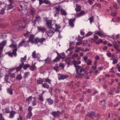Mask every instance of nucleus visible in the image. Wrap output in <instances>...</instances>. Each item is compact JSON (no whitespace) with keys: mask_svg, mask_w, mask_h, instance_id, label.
<instances>
[{"mask_svg":"<svg viewBox=\"0 0 120 120\" xmlns=\"http://www.w3.org/2000/svg\"><path fill=\"white\" fill-rule=\"evenodd\" d=\"M50 61V59L49 57H47L46 59L44 60L45 63L47 64L49 63Z\"/></svg>","mask_w":120,"mask_h":120,"instance_id":"a19ab883","label":"nucleus"},{"mask_svg":"<svg viewBox=\"0 0 120 120\" xmlns=\"http://www.w3.org/2000/svg\"><path fill=\"white\" fill-rule=\"evenodd\" d=\"M16 69V67L15 68H13L10 69L9 71V76L11 77L14 78L15 77L16 72L11 74L10 72H11L12 71L15 70Z\"/></svg>","mask_w":120,"mask_h":120,"instance_id":"2eb2a0df","label":"nucleus"},{"mask_svg":"<svg viewBox=\"0 0 120 120\" xmlns=\"http://www.w3.org/2000/svg\"><path fill=\"white\" fill-rule=\"evenodd\" d=\"M71 59V58L70 57H67L65 59V61L66 62V64H68L67 67H68L69 66V64L70 61Z\"/></svg>","mask_w":120,"mask_h":120,"instance_id":"6ab92c4d","label":"nucleus"},{"mask_svg":"<svg viewBox=\"0 0 120 120\" xmlns=\"http://www.w3.org/2000/svg\"><path fill=\"white\" fill-rule=\"evenodd\" d=\"M32 109V107L31 106H30L28 109L29 112H31V111Z\"/></svg>","mask_w":120,"mask_h":120,"instance_id":"0e129e2a","label":"nucleus"},{"mask_svg":"<svg viewBox=\"0 0 120 120\" xmlns=\"http://www.w3.org/2000/svg\"><path fill=\"white\" fill-rule=\"evenodd\" d=\"M59 67L58 64H56L55 66H54L53 68V69L55 70L57 72L58 71V69Z\"/></svg>","mask_w":120,"mask_h":120,"instance_id":"49530a36","label":"nucleus"},{"mask_svg":"<svg viewBox=\"0 0 120 120\" xmlns=\"http://www.w3.org/2000/svg\"><path fill=\"white\" fill-rule=\"evenodd\" d=\"M42 87L44 88H45L47 89H49V88L50 87L49 86L48 84L46 83H42Z\"/></svg>","mask_w":120,"mask_h":120,"instance_id":"cd10ccee","label":"nucleus"},{"mask_svg":"<svg viewBox=\"0 0 120 120\" xmlns=\"http://www.w3.org/2000/svg\"><path fill=\"white\" fill-rule=\"evenodd\" d=\"M60 10V13L61 15H67L66 11L65 10L62 9H61Z\"/></svg>","mask_w":120,"mask_h":120,"instance_id":"2f4dec72","label":"nucleus"},{"mask_svg":"<svg viewBox=\"0 0 120 120\" xmlns=\"http://www.w3.org/2000/svg\"><path fill=\"white\" fill-rule=\"evenodd\" d=\"M113 7L114 8L116 9H118L120 8V7L118 6L117 4L116 3H114L113 4Z\"/></svg>","mask_w":120,"mask_h":120,"instance_id":"79ce46f5","label":"nucleus"},{"mask_svg":"<svg viewBox=\"0 0 120 120\" xmlns=\"http://www.w3.org/2000/svg\"><path fill=\"white\" fill-rule=\"evenodd\" d=\"M75 6V10L76 12H78L81 10V7L79 4H76Z\"/></svg>","mask_w":120,"mask_h":120,"instance_id":"b1692460","label":"nucleus"},{"mask_svg":"<svg viewBox=\"0 0 120 120\" xmlns=\"http://www.w3.org/2000/svg\"><path fill=\"white\" fill-rule=\"evenodd\" d=\"M76 70V73L77 75L82 76H86L88 74V72L85 70L81 66L74 64Z\"/></svg>","mask_w":120,"mask_h":120,"instance_id":"f257e3e1","label":"nucleus"},{"mask_svg":"<svg viewBox=\"0 0 120 120\" xmlns=\"http://www.w3.org/2000/svg\"><path fill=\"white\" fill-rule=\"evenodd\" d=\"M66 53H67L69 55L71 54L73 52L72 51H70L68 49L66 51Z\"/></svg>","mask_w":120,"mask_h":120,"instance_id":"09e8293b","label":"nucleus"},{"mask_svg":"<svg viewBox=\"0 0 120 120\" xmlns=\"http://www.w3.org/2000/svg\"><path fill=\"white\" fill-rule=\"evenodd\" d=\"M94 19V17L93 16H91L90 18H89V20L91 24L92 22L93 21Z\"/></svg>","mask_w":120,"mask_h":120,"instance_id":"864d4df0","label":"nucleus"},{"mask_svg":"<svg viewBox=\"0 0 120 120\" xmlns=\"http://www.w3.org/2000/svg\"><path fill=\"white\" fill-rule=\"evenodd\" d=\"M5 112L6 113H10V112L9 108L8 107H7L5 108Z\"/></svg>","mask_w":120,"mask_h":120,"instance_id":"8fccbe9b","label":"nucleus"},{"mask_svg":"<svg viewBox=\"0 0 120 120\" xmlns=\"http://www.w3.org/2000/svg\"><path fill=\"white\" fill-rule=\"evenodd\" d=\"M19 6L21 8L22 10L23 9H24V8H25L26 7V6L24 4L22 3L20 4Z\"/></svg>","mask_w":120,"mask_h":120,"instance_id":"c03bdc74","label":"nucleus"},{"mask_svg":"<svg viewBox=\"0 0 120 120\" xmlns=\"http://www.w3.org/2000/svg\"><path fill=\"white\" fill-rule=\"evenodd\" d=\"M109 9L111 11V15L113 16H116V15L117 13L116 12H114L113 11H112V7H110Z\"/></svg>","mask_w":120,"mask_h":120,"instance_id":"473e14b6","label":"nucleus"},{"mask_svg":"<svg viewBox=\"0 0 120 120\" xmlns=\"http://www.w3.org/2000/svg\"><path fill=\"white\" fill-rule=\"evenodd\" d=\"M6 9L5 8H4H4H2V9L0 10V13L1 15H3L5 13V11Z\"/></svg>","mask_w":120,"mask_h":120,"instance_id":"f704fd0d","label":"nucleus"},{"mask_svg":"<svg viewBox=\"0 0 120 120\" xmlns=\"http://www.w3.org/2000/svg\"><path fill=\"white\" fill-rule=\"evenodd\" d=\"M55 8V11L54 12V13L55 17H56L58 15L59 11L60 10V6H59L58 7H56Z\"/></svg>","mask_w":120,"mask_h":120,"instance_id":"f3484780","label":"nucleus"},{"mask_svg":"<svg viewBox=\"0 0 120 120\" xmlns=\"http://www.w3.org/2000/svg\"><path fill=\"white\" fill-rule=\"evenodd\" d=\"M32 112H29L26 115V119L30 118L32 116Z\"/></svg>","mask_w":120,"mask_h":120,"instance_id":"c9c22d12","label":"nucleus"},{"mask_svg":"<svg viewBox=\"0 0 120 120\" xmlns=\"http://www.w3.org/2000/svg\"><path fill=\"white\" fill-rule=\"evenodd\" d=\"M30 34V32L27 31L26 33L24 34V35L25 37L28 36Z\"/></svg>","mask_w":120,"mask_h":120,"instance_id":"69168bd1","label":"nucleus"},{"mask_svg":"<svg viewBox=\"0 0 120 120\" xmlns=\"http://www.w3.org/2000/svg\"><path fill=\"white\" fill-rule=\"evenodd\" d=\"M113 61L112 62V64H115L116 63H117L118 62V60L117 59H113Z\"/></svg>","mask_w":120,"mask_h":120,"instance_id":"6e6d98bb","label":"nucleus"},{"mask_svg":"<svg viewBox=\"0 0 120 120\" xmlns=\"http://www.w3.org/2000/svg\"><path fill=\"white\" fill-rule=\"evenodd\" d=\"M55 25V27L54 29V30H55V31H56L57 32L59 31V29H60V26L58 24H56L55 23L53 24Z\"/></svg>","mask_w":120,"mask_h":120,"instance_id":"412c9836","label":"nucleus"},{"mask_svg":"<svg viewBox=\"0 0 120 120\" xmlns=\"http://www.w3.org/2000/svg\"><path fill=\"white\" fill-rule=\"evenodd\" d=\"M43 81L44 82H48L50 84H51V80L48 77L43 78Z\"/></svg>","mask_w":120,"mask_h":120,"instance_id":"a211bd4d","label":"nucleus"},{"mask_svg":"<svg viewBox=\"0 0 120 120\" xmlns=\"http://www.w3.org/2000/svg\"><path fill=\"white\" fill-rule=\"evenodd\" d=\"M95 58L97 60H99L100 59V57L98 55H97L96 56Z\"/></svg>","mask_w":120,"mask_h":120,"instance_id":"774afa93","label":"nucleus"},{"mask_svg":"<svg viewBox=\"0 0 120 120\" xmlns=\"http://www.w3.org/2000/svg\"><path fill=\"white\" fill-rule=\"evenodd\" d=\"M95 34H98L100 37H102L104 35V33H101L98 31H95Z\"/></svg>","mask_w":120,"mask_h":120,"instance_id":"bb28decb","label":"nucleus"},{"mask_svg":"<svg viewBox=\"0 0 120 120\" xmlns=\"http://www.w3.org/2000/svg\"><path fill=\"white\" fill-rule=\"evenodd\" d=\"M76 48L77 49V50L75 51L76 52H78L80 50H81L82 51H83L84 50L83 48L82 47H76Z\"/></svg>","mask_w":120,"mask_h":120,"instance_id":"4c0bfd02","label":"nucleus"},{"mask_svg":"<svg viewBox=\"0 0 120 120\" xmlns=\"http://www.w3.org/2000/svg\"><path fill=\"white\" fill-rule=\"evenodd\" d=\"M30 68L31 71H33L34 69H36V67L34 65H32L30 67Z\"/></svg>","mask_w":120,"mask_h":120,"instance_id":"37998d69","label":"nucleus"},{"mask_svg":"<svg viewBox=\"0 0 120 120\" xmlns=\"http://www.w3.org/2000/svg\"><path fill=\"white\" fill-rule=\"evenodd\" d=\"M74 65L75 64V65H77V64H80L81 63V62L80 61H77L76 60H74Z\"/></svg>","mask_w":120,"mask_h":120,"instance_id":"3c124183","label":"nucleus"},{"mask_svg":"<svg viewBox=\"0 0 120 120\" xmlns=\"http://www.w3.org/2000/svg\"><path fill=\"white\" fill-rule=\"evenodd\" d=\"M83 58L84 59V60L86 62V60H87L88 57L87 56L85 55L83 57Z\"/></svg>","mask_w":120,"mask_h":120,"instance_id":"680f3d73","label":"nucleus"},{"mask_svg":"<svg viewBox=\"0 0 120 120\" xmlns=\"http://www.w3.org/2000/svg\"><path fill=\"white\" fill-rule=\"evenodd\" d=\"M49 29V30L46 32V33L48 37H50L53 34L55 31L54 30V28Z\"/></svg>","mask_w":120,"mask_h":120,"instance_id":"6e6552de","label":"nucleus"},{"mask_svg":"<svg viewBox=\"0 0 120 120\" xmlns=\"http://www.w3.org/2000/svg\"><path fill=\"white\" fill-rule=\"evenodd\" d=\"M85 14V12L83 11L82 10L81 12L77 14L78 17H80L83 15Z\"/></svg>","mask_w":120,"mask_h":120,"instance_id":"c85d7f7f","label":"nucleus"},{"mask_svg":"<svg viewBox=\"0 0 120 120\" xmlns=\"http://www.w3.org/2000/svg\"><path fill=\"white\" fill-rule=\"evenodd\" d=\"M65 57V55L64 53V52H62L58 58L56 57L55 59L53 60V61L56 62L58 60L60 59H64Z\"/></svg>","mask_w":120,"mask_h":120,"instance_id":"4468645a","label":"nucleus"},{"mask_svg":"<svg viewBox=\"0 0 120 120\" xmlns=\"http://www.w3.org/2000/svg\"><path fill=\"white\" fill-rule=\"evenodd\" d=\"M2 5L4 6V8H5L6 10H8L10 9L13 7V5L11 3L9 5L5 4H3Z\"/></svg>","mask_w":120,"mask_h":120,"instance_id":"dca6fc26","label":"nucleus"},{"mask_svg":"<svg viewBox=\"0 0 120 120\" xmlns=\"http://www.w3.org/2000/svg\"><path fill=\"white\" fill-rule=\"evenodd\" d=\"M58 79L59 80H64L68 77V75L64 74H59L58 75Z\"/></svg>","mask_w":120,"mask_h":120,"instance_id":"9b49d317","label":"nucleus"},{"mask_svg":"<svg viewBox=\"0 0 120 120\" xmlns=\"http://www.w3.org/2000/svg\"><path fill=\"white\" fill-rule=\"evenodd\" d=\"M39 99L41 101H44V99L43 97L41 96L40 95H39Z\"/></svg>","mask_w":120,"mask_h":120,"instance_id":"4d7b16f0","label":"nucleus"},{"mask_svg":"<svg viewBox=\"0 0 120 120\" xmlns=\"http://www.w3.org/2000/svg\"><path fill=\"white\" fill-rule=\"evenodd\" d=\"M52 114L55 117H57L59 115L60 113L59 111L53 112H52Z\"/></svg>","mask_w":120,"mask_h":120,"instance_id":"aec40b11","label":"nucleus"},{"mask_svg":"<svg viewBox=\"0 0 120 120\" xmlns=\"http://www.w3.org/2000/svg\"><path fill=\"white\" fill-rule=\"evenodd\" d=\"M76 19V18H74L70 19L69 21V26L71 28H73L74 26V22L75 21Z\"/></svg>","mask_w":120,"mask_h":120,"instance_id":"9d476101","label":"nucleus"},{"mask_svg":"<svg viewBox=\"0 0 120 120\" xmlns=\"http://www.w3.org/2000/svg\"><path fill=\"white\" fill-rule=\"evenodd\" d=\"M42 4L43 3L48 4H51L49 1L48 0H42Z\"/></svg>","mask_w":120,"mask_h":120,"instance_id":"e433bc0d","label":"nucleus"},{"mask_svg":"<svg viewBox=\"0 0 120 120\" xmlns=\"http://www.w3.org/2000/svg\"><path fill=\"white\" fill-rule=\"evenodd\" d=\"M6 43L7 41L6 40L3 41L0 43V58H1L3 56V55L2 53V52Z\"/></svg>","mask_w":120,"mask_h":120,"instance_id":"20e7f679","label":"nucleus"},{"mask_svg":"<svg viewBox=\"0 0 120 120\" xmlns=\"http://www.w3.org/2000/svg\"><path fill=\"white\" fill-rule=\"evenodd\" d=\"M17 79L19 80H20L22 79V77L21 76V74L18 75L16 78Z\"/></svg>","mask_w":120,"mask_h":120,"instance_id":"de8ad7c7","label":"nucleus"},{"mask_svg":"<svg viewBox=\"0 0 120 120\" xmlns=\"http://www.w3.org/2000/svg\"><path fill=\"white\" fill-rule=\"evenodd\" d=\"M32 96H30L26 99V101L29 103H30V102L32 99Z\"/></svg>","mask_w":120,"mask_h":120,"instance_id":"58836bf2","label":"nucleus"},{"mask_svg":"<svg viewBox=\"0 0 120 120\" xmlns=\"http://www.w3.org/2000/svg\"><path fill=\"white\" fill-rule=\"evenodd\" d=\"M30 75L29 72H27L24 73L23 76L24 78H26L28 77V76Z\"/></svg>","mask_w":120,"mask_h":120,"instance_id":"ea45409f","label":"nucleus"},{"mask_svg":"<svg viewBox=\"0 0 120 120\" xmlns=\"http://www.w3.org/2000/svg\"><path fill=\"white\" fill-rule=\"evenodd\" d=\"M102 42V40L101 39H99V40L96 41V44H99L100 43Z\"/></svg>","mask_w":120,"mask_h":120,"instance_id":"5fc2aeb1","label":"nucleus"},{"mask_svg":"<svg viewBox=\"0 0 120 120\" xmlns=\"http://www.w3.org/2000/svg\"><path fill=\"white\" fill-rule=\"evenodd\" d=\"M32 103L33 106H34L36 104L37 101L36 100L33 101H32Z\"/></svg>","mask_w":120,"mask_h":120,"instance_id":"13d9d810","label":"nucleus"},{"mask_svg":"<svg viewBox=\"0 0 120 120\" xmlns=\"http://www.w3.org/2000/svg\"><path fill=\"white\" fill-rule=\"evenodd\" d=\"M59 66L60 67H61L62 68H64V65L63 64V63H60V64L59 65Z\"/></svg>","mask_w":120,"mask_h":120,"instance_id":"e2e57ef3","label":"nucleus"},{"mask_svg":"<svg viewBox=\"0 0 120 120\" xmlns=\"http://www.w3.org/2000/svg\"><path fill=\"white\" fill-rule=\"evenodd\" d=\"M116 68L118 69V71L120 72V65L117 64L116 66Z\"/></svg>","mask_w":120,"mask_h":120,"instance_id":"bf43d9fd","label":"nucleus"},{"mask_svg":"<svg viewBox=\"0 0 120 120\" xmlns=\"http://www.w3.org/2000/svg\"><path fill=\"white\" fill-rule=\"evenodd\" d=\"M92 32L89 31L85 35V36L86 37L89 36L92 34Z\"/></svg>","mask_w":120,"mask_h":120,"instance_id":"052dcab7","label":"nucleus"},{"mask_svg":"<svg viewBox=\"0 0 120 120\" xmlns=\"http://www.w3.org/2000/svg\"><path fill=\"white\" fill-rule=\"evenodd\" d=\"M26 55H25L23 58H21L20 61L21 62V63L20 64L19 66L16 67V69L17 72L21 69L24 64V62L26 61Z\"/></svg>","mask_w":120,"mask_h":120,"instance_id":"7ed1b4c3","label":"nucleus"},{"mask_svg":"<svg viewBox=\"0 0 120 120\" xmlns=\"http://www.w3.org/2000/svg\"><path fill=\"white\" fill-rule=\"evenodd\" d=\"M34 35L31 34L29 38L28 41L31 42L32 44H36V39H37V38H34Z\"/></svg>","mask_w":120,"mask_h":120,"instance_id":"0eeeda50","label":"nucleus"},{"mask_svg":"<svg viewBox=\"0 0 120 120\" xmlns=\"http://www.w3.org/2000/svg\"><path fill=\"white\" fill-rule=\"evenodd\" d=\"M46 100L48 101V102L49 105H52L53 103L52 100L50 98L47 99Z\"/></svg>","mask_w":120,"mask_h":120,"instance_id":"7c9ffc66","label":"nucleus"},{"mask_svg":"<svg viewBox=\"0 0 120 120\" xmlns=\"http://www.w3.org/2000/svg\"><path fill=\"white\" fill-rule=\"evenodd\" d=\"M35 20L39 22H41V17L38 15H37L35 17Z\"/></svg>","mask_w":120,"mask_h":120,"instance_id":"c756f323","label":"nucleus"},{"mask_svg":"<svg viewBox=\"0 0 120 120\" xmlns=\"http://www.w3.org/2000/svg\"><path fill=\"white\" fill-rule=\"evenodd\" d=\"M30 65L28 64H26L23 66V68L24 69H26L28 68L29 67Z\"/></svg>","mask_w":120,"mask_h":120,"instance_id":"603ef678","label":"nucleus"},{"mask_svg":"<svg viewBox=\"0 0 120 120\" xmlns=\"http://www.w3.org/2000/svg\"><path fill=\"white\" fill-rule=\"evenodd\" d=\"M97 66H92L91 67V68L92 69L95 70H96L97 68Z\"/></svg>","mask_w":120,"mask_h":120,"instance_id":"338daca9","label":"nucleus"},{"mask_svg":"<svg viewBox=\"0 0 120 120\" xmlns=\"http://www.w3.org/2000/svg\"><path fill=\"white\" fill-rule=\"evenodd\" d=\"M86 64L88 65H91L92 63V61L88 59L87 60V61H86Z\"/></svg>","mask_w":120,"mask_h":120,"instance_id":"a18cd8bd","label":"nucleus"},{"mask_svg":"<svg viewBox=\"0 0 120 120\" xmlns=\"http://www.w3.org/2000/svg\"><path fill=\"white\" fill-rule=\"evenodd\" d=\"M9 47L14 48V49L13 50V51L12 52L10 53L9 52L7 54L11 57H12L13 56H16V52L17 51L18 49L17 44L16 43L11 44Z\"/></svg>","mask_w":120,"mask_h":120,"instance_id":"f03ea898","label":"nucleus"},{"mask_svg":"<svg viewBox=\"0 0 120 120\" xmlns=\"http://www.w3.org/2000/svg\"><path fill=\"white\" fill-rule=\"evenodd\" d=\"M37 28L39 31L43 33L46 30V29L44 27H38Z\"/></svg>","mask_w":120,"mask_h":120,"instance_id":"4be33fe9","label":"nucleus"},{"mask_svg":"<svg viewBox=\"0 0 120 120\" xmlns=\"http://www.w3.org/2000/svg\"><path fill=\"white\" fill-rule=\"evenodd\" d=\"M95 112H92L88 114L87 116L89 117L93 118L95 116Z\"/></svg>","mask_w":120,"mask_h":120,"instance_id":"5701e85b","label":"nucleus"},{"mask_svg":"<svg viewBox=\"0 0 120 120\" xmlns=\"http://www.w3.org/2000/svg\"><path fill=\"white\" fill-rule=\"evenodd\" d=\"M46 25L49 29L53 28L52 26L54 25L52 23V21L50 20H47L46 22Z\"/></svg>","mask_w":120,"mask_h":120,"instance_id":"ddd939ff","label":"nucleus"},{"mask_svg":"<svg viewBox=\"0 0 120 120\" xmlns=\"http://www.w3.org/2000/svg\"><path fill=\"white\" fill-rule=\"evenodd\" d=\"M10 115L9 117L11 118H13L14 117V115L15 113V112L13 111H12L10 112Z\"/></svg>","mask_w":120,"mask_h":120,"instance_id":"72a5a7b5","label":"nucleus"},{"mask_svg":"<svg viewBox=\"0 0 120 120\" xmlns=\"http://www.w3.org/2000/svg\"><path fill=\"white\" fill-rule=\"evenodd\" d=\"M7 93L11 95L13 94V92L12 90L10 88H8L6 89Z\"/></svg>","mask_w":120,"mask_h":120,"instance_id":"393cba45","label":"nucleus"},{"mask_svg":"<svg viewBox=\"0 0 120 120\" xmlns=\"http://www.w3.org/2000/svg\"><path fill=\"white\" fill-rule=\"evenodd\" d=\"M28 43V41L26 40L25 39L22 40L19 44V47H21L22 46L26 47Z\"/></svg>","mask_w":120,"mask_h":120,"instance_id":"1a4fd4ad","label":"nucleus"},{"mask_svg":"<svg viewBox=\"0 0 120 120\" xmlns=\"http://www.w3.org/2000/svg\"><path fill=\"white\" fill-rule=\"evenodd\" d=\"M43 81V79H42L41 78H38L37 80V83L39 84H41Z\"/></svg>","mask_w":120,"mask_h":120,"instance_id":"a878e982","label":"nucleus"},{"mask_svg":"<svg viewBox=\"0 0 120 120\" xmlns=\"http://www.w3.org/2000/svg\"><path fill=\"white\" fill-rule=\"evenodd\" d=\"M32 56L33 58L35 59L37 58V60L39 61H41L40 59V58L41 57L40 54L38 53H37L36 54V51H34L32 52Z\"/></svg>","mask_w":120,"mask_h":120,"instance_id":"39448f33","label":"nucleus"},{"mask_svg":"<svg viewBox=\"0 0 120 120\" xmlns=\"http://www.w3.org/2000/svg\"><path fill=\"white\" fill-rule=\"evenodd\" d=\"M118 45H119L120 46V41H118L117 42L114 41L113 43L114 47L116 49V50L118 52L120 51L119 49V47Z\"/></svg>","mask_w":120,"mask_h":120,"instance_id":"f8f14e48","label":"nucleus"},{"mask_svg":"<svg viewBox=\"0 0 120 120\" xmlns=\"http://www.w3.org/2000/svg\"><path fill=\"white\" fill-rule=\"evenodd\" d=\"M46 40V38H37V39H36V44H37L38 46L39 47L42 44L43 42L45 41Z\"/></svg>","mask_w":120,"mask_h":120,"instance_id":"423d86ee","label":"nucleus"}]
</instances>
